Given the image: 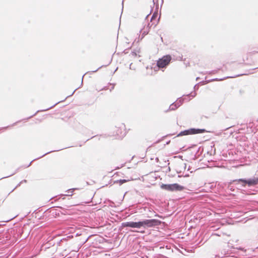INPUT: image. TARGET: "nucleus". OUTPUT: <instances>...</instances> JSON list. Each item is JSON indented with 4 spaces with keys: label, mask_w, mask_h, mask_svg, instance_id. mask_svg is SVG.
<instances>
[{
    "label": "nucleus",
    "mask_w": 258,
    "mask_h": 258,
    "mask_svg": "<svg viewBox=\"0 0 258 258\" xmlns=\"http://www.w3.org/2000/svg\"><path fill=\"white\" fill-rule=\"evenodd\" d=\"M170 60L171 56L170 55L164 56L158 61L157 66L159 68H164L168 64Z\"/></svg>",
    "instance_id": "3"
},
{
    "label": "nucleus",
    "mask_w": 258,
    "mask_h": 258,
    "mask_svg": "<svg viewBox=\"0 0 258 258\" xmlns=\"http://www.w3.org/2000/svg\"><path fill=\"white\" fill-rule=\"evenodd\" d=\"M120 184H122L123 183H124L125 182H126V180H120L119 181Z\"/></svg>",
    "instance_id": "6"
},
{
    "label": "nucleus",
    "mask_w": 258,
    "mask_h": 258,
    "mask_svg": "<svg viewBox=\"0 0 258 258\" xmlns=\"http://www.w3.org/2000/svg\"><path fill=\"white\" fill-rule=\"evenodd\" d=\"M161 188L163 189L166 190L168 191H176L181 190L183 189V187L177 183L164 184H162L160 186Z\"/></svg>",
    "instance_id": "2"
},
{
    "label": "nucleus",
    "mask_w": 258,
    "mask_h": 258,
    "mask_svg": "<svg viewBox=\"0 0 258 258\" xmlns=\"http://www.w3.org/2000/svg\"><path fill=\"white\" fill-rule=\"evenodd\" d=\"M205 131L204 130H200V129H195V128H191L188 130L184 131L182 132H181L179 136H184V135H187L189 134H200L202 133Z\"/></svg>",
    "instance_id": "4"
},
{
    "label": "nucleus",
    "mask_w": 258,
    "mask_h": 258,
    "mask_svg": "<svg viewBox=\"0 0 258 258\" xmlns=\"http://www.w3.org/2000/svg\"><path fill=\"white\" fill-rule=\"evenodd\" d=\"M239 181L242 182L244 183L247 184L248 185H254L258 183V179L257 178H252L248 180H244L242 179H240Z\"/></svg>",
    "instance_id": "5"
},
{
    "label": "nucleus",
    "mask_w": 258,
    "mask_h": 258,
    "mask_svg": "<svg viewBox=\"0 0 258 258\" xmlns=\"http://www.w3.org/2000/svg\"><path fill=\"white\" fill-rule=\"evenodd\" d=\"M160 222L155 219H147L142 221L137 222H128L123 223L124 226L130 227L132 228H140L141 227L147 228L151 227L154 226L158 225Z\"/></svg>",
    "instance_id": "1"
}]
</instances>
